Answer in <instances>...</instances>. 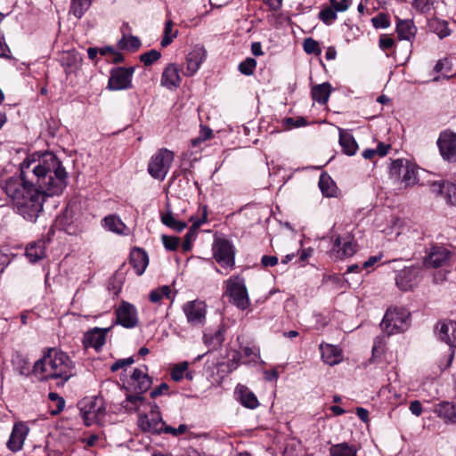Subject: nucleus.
<instances>
[{"label":"nucleus","instance_id":"1","mask_svg":"<svg viewBox=\"0 0 456 456\" xmlns=\"http://www.w3.org/2000/svg\"><path fill=\"white\" fill-rule=\"evenodd\" d=\"M20 177L21 183L10 180L5 191L19 214L34 223L43 210L45 197L63 192L68 173L56 155L45 152L37 159H25L20 165Z\"/></svg>","mask_w":456,"mask_h":456},{"label":"nucleus","instance_id":"2","mask_svg":"<svg viewBox=\"0 0 456 456\" xmlns=\"http://www.w3.org/2000/svg\"><path fill=\"white\" fill-rule=\"evenodd\" d=\"M32 373L40 381L57 379L58 385H64L75 375V363L66 353L48 348L34 363Z\"/></svg>","mask_w":456,"mask_h":456},{"label":"nucleus","instance_id":"3","mask_svg":"<svg viewBox=\"0 0 456 456\" xmlns=\"http://www.w3.org/2000/svg\"><path fill=\"white\" fill-rule=\"evenodd\" d=\"M410 312L405 308L388 309L380 323L382 330L387 336L403 332L410 326Z\"/></svg>","mask_w":456,"mask_h":456},{"label":"nucleus","instance_id":"4","mask_svg":"<svg viewBox=\"0 0 456 456\" xmlns=\"http://www.w3.org/2000/svg\"><path fill=\"white\" fill-rule=\"evenodd\" d=\"M174 152L167 149L159 150L148 163V172L155 179L163 181L174 160Z\"/></svg>","mask_w":456,"mask_h":456},{"label":"nucleus","instance_id":"5","mask_svg":"<svg viewBox=\"0 0 456 456\" xmlns=\"http://www.w3.org/2000/svg\"><path fill=\"white\" fill-rule=\"evenodd\" d=\"M226 293L238 308L245 310L248 307L249 298L243 278L232 276L226 282Z\"/></svg>","mask_w":456,"mask_h":456},{"label":"nucleus","instance_id":"6","mask_svg":"<svg viewBox=\"0 0 456 456\" xmlns=\"http://www.w3.org/2000/svg\"><path fill=\"white\" fill-rule=\"evenodd\" d=\"M216 261L224 268H233L235 265V249L233 245L225 239H217L213 245Z\"/></svg>","mask_w":456,"mask_h":456},{"label":"nucleus","instance_id":"7","mask_svg":"<svg viewBox=\"0 0 456 456\" xmlns=\"http://www.w3.org/2000/svg\"><path fill=\"white\" fill-rule=\"evenodd\" d=\"M187 322L191 327H202L206 322L207 305L200 300L188 301L183 305Z\"/></svg>","mask_w":456,"mask_h":456},{"label":"nucleus","instance_id":"8","mask_svg":"<svg viewBox=\"0 0 456 456\" xmlns=\"http://www.w3.org/2000/svg\"><path fill=\"white\" fill-rule=\"evenodd\" d=\"M138 427L144 432L157 435L162 433L165 422L161 418L158 405L154 404L149 414L139 415Z\"/></svg>","mask_w":456,"mask_h":456},{"label":"nucleus","instance_id":"9","mask_svg":"<svg viewBox=\"0 0 456 456\" xmlns=\"http://www.w3.org/2000/svg\"><path fill=\"white\" fill-rule=\"evenodd\" d=\"M134 71V69L133 67H119L112 69L108 83V88L112 91L131 88Z\"/></svg>","mask_w":456,"mask_h":456},{"label":"nucleus","instance_id":"10","mask_svg":"<svg viewBox=\"0 0 456 456\" xmlns=\"http://www.w3.org/2000/svg\"><path fill=\"white\" fill-rule=\"evenodd\" d=\"M437 145L444 160L456 162V134L454 132L443 131L438 137Z\"/></svg>","mask_w":456,"mask_h":456},{"label":"nucleus","instance_id":"11","mask_svg":"<svg viewBox=\"0 0 456 456\" xmlns=\"http://www.w3.org/2000/svg\"><path fill=\"white\" fill-rule=\"evenodd\" d=\"M452 252L444 247H432L430 252L424 260L427 267L439 268L449 264Z\"/></svg>","mask_w":456,"mask_h":456},{"label":"nucleus","instance_id":"12","mask_svg":"<svg viewBox=\"0 0 456 456\" xmlns=\"http://www.w3.org/2000/svg\"><path fill=\"white\" fill-rule=\"evenodd\" d=\"M116 323L131 329L138 324L137 314L134 306L129 303L123 302L116 310Z\"/></svg>","mask_w":456,"mask_h":456},{"label":"nucleus","instance_id":"13","mask_svg":"<svg viewBox=\"0 0 456 456\" xmlns=\"http://www.w3.org/2000/svg\"><path fill=\"white\" fill-rule=\"evenodd\" d=\"M206 59V50L203 46L195 45L186 55L184 75L193 76L200 69L201 63Z\"/></svg>","mask_w":456,"mask_h":456},{"label":"nucleus","instance_id":"14","mask_svg":"<svg viewBox=\"0 0 456 456\" xmlns=\"http://www.w3.org/2000/svg\"><path fill=\"white\" fill-rule=\"evenodd\" d=\"M29 428L23 422H17L13 425L10 438L7 442V447L12 452H19L22 449L24 441L28 436Z\"/></svg>","mask_w":456,"mask_h":456},{"label":"nucleus","instance_id":"15","mask_svg":"<svg viewBox=\"0 0 456 456\" xmlns=\"http://www.w3.org/2000/svg\"><path fill=\"white\" fill-rule=\"evenodd\" d=\"M110 328L101 329L94 328L85 333L83 338V345L85 348L94 347L99 351L105 343L106 335Z\"/></svg>","mask_w":456,"mask_h":456},{"label":"nucleus","instance_id":"16","mask_svg":"<svg viewBox=\"0 0 456 456\" xmlns=\"http://www.w3.org/2000/svg\"><path fill=\"white\" fill-rule=\"evenodd\" d=\"M181 84L179 69L176 64L170 63L163 70L161 85L168 89L177 88Z\"/></svg>","mask_w":456,"mask_h":456},{"label":"nucleus","instance_id":"17","mask_svg":"<svg viewBox=\"0 0 456 456\" xmlns=\"http://www.w3.org/2000/svg\"><path fill=\"white\" fill-rule=\"evenodd\" d=\"M132 386L138 394H142L148 391L152 384L150 376L142 369L136 368L134 370L132 376Z\"/></svg>","mask_w":456,"mask_h":456},{"label":"nucleus","instance_id":"18","mask_svg":"<svg viewBox=\"0 0 456 456\" xmlns=\"http://www.w3.org/2000/svg\"><path fill=\"white\" fill-rule=\"evenodd\" d=\"M434 412L446 423L456 424V403L442 402L435 406Z\"/></svg>","mask_w":456,"mask_h":456},{"label":"nucleus","instance_id":"19","mask_svg":"<svg viewBox=\"0 0 456 456\" xmlns=\"http://www.w3.org/2000/svg\"><path fill=\"white\" fill-rule=\"evenodd\" d=\"M320 350L323 362L329 365H335L341 362V349L330 344H321Z\"/></svg>","mask_w":456,"mask_h":456},{"label":"nucleus","instance_id":"20","mask_svg":"<svg viewBox=\"0 0 456 456\" xmlns=\"http://www.w3.org/2000/svg\"><path fill=\"white\" fill-rule=\"evenodd\" d=\"M333 248L337 250L338 258L352 256L356 252V244L349 238L342 239L338 236L335 239Z\"/></svg>","mask_w":456,"mask_h":456},{"label":"nucleus","instance_id":"21","mask_svg":"<svg viewBox=\"0 0 456 456\" xmlns=\"http://www.w3.org/2000/svg\"><path fill=\"white\" fill-rule=\"evenodd\" d=\"M438 337L451 347H456V322L448 321L441 323Z\"/></svg>","mask_w":456,"mask_h":456},{"label":"nucleus","instance_id":"22","mask_svg":"<svg viewBox=\"0 0 456 456\" xmlns=\"http://www.w3.org/2000/svg\"><path fill=\"white\" fill-rule=\"evenodd\" d=\"M130 264L134 267L135 273L138 275H142L149 264V258L146 252L141 248L133 250L130 254Z\"/></svg>","mask_w":456,"mask_h":456},{"label":"nucleus","instance_id":"23","mask_svg":"<svg viewBox=\"0 0 456 456\" xmlns=\"http://www.w3.org/2000/svg\"><path fill=\"white\" fill-rule=\"evenodd\" d=\"M417 28L411 20H399L396 24L397 37L400 40L412 39L416 35Z\"/></svg>","mask_w":456,"mask_h":456},{"label":"nucleus","instance_id":"24","mask_svg":"<svg viewBox=\"0 0 456 456\" xmlns=\"http://www.w3.org/2000/svg\"><path fill=\"white\" fill-rule=\"evenodd\" d=\"M236 393L238 394L239 400L243 406L248 409H255L259 405L256 395L247 387L239 385L236 387Z\"/></svg>","mask_w":456,"mask_h":456},{"label":"nucleus","instance_id":"25","mask_svg":"<svg viewBox=\"0 0 456 456\" xmlns=\"http://www.w3.org/2000/svg\"><path fill=\"white\" fill-rule=\"evenodd\" d=\"M338 130L339 144L343 148V151L348 156L354 155L358 149V144L354 136L347 130L342 128H339Z\"/></svg>","mask_w":456,"mask_h":456},{"label":"nucleus","instance_id":"26","mask_svg":"<svg viewBox=\"0 0 456 456\" xmlns=\"http://www.w3.org/2000/svg\"><path fill=\"white\" fill-rule=\"evenodd\" d=\"M100 408H96L95 400L89 399L84 400L80 403V412L84 419L86 425H91L92 421L96 418L97 412Z\"/></svg>","mask_w":456,"mask_h":456},{"label":"nucleus","instance_id":"27","mask_svg":"<svg viewBox=\"0 0 456 456\" xmlns=\"http://www.w3.org/2000/svg\"><path fill=\"white\" fill-rule=\"evenodd\" d=\"M104 226L110 232L120 235H126V226L116 215H110L103 219Z\"/></svg>","mask_w":456,"mask_h":456},{"label":"nucleus","instance_id":"28","mask_svg":"<svg viewBox=\"0 0 456 456\" xmlns=\"http://www.w3.org/2000/svg\"><path fill=\"white\" fill-rule=\"evenodd\" d=\"M331 93V86L330 83L325 82L312 88L313 99L320 104H325Z\"/></svg>","mask_w":456,"mask_h":456},{"label":"nucleus","instance_id":"29","mask_svg":"<svg viewBox=\"0 0 456 456\" xmlns=\"http://www.w3.org/2000/svg\"><path fill=\"white\" fill-rule=\"evenodd\" d=\"M26 256L32 263H35L45 256V245L43 241L30 243L26 248Z\"/></svg>","mask_w":456,"mask_h":456},{"label":"nucleus","instance_id":"30","mask_svg":"<svg viewBox=\"0 0 456 456\" xmlns=\"http://www.w3.org/2000/svg\"><path fill=\"white\" fill-rule=\"evenodd\" d=\"M429 28L436 33L440 38H444L450 35L448 23L445 20H441L437 18H433L428 21Z\"/></svg>","mask_w":456,"mask_h":456},{"label":"nucleus","instance_id":"31","mask_svg":"<svg viewBox=\"0 0 456 456\" xmlns=\"http://www.w3.org/2000/svg\"><path fill=\"white\" fill-rule=\"evenodd\" d=\"M319 187L326 197H333L336 193V185L327 174H322L319 179Z\"/></svg>","mask_w":456,"mask_h":456},{"label":"nucleus","instance_id":"32","mask_svg":"<svg viewBox=\"0 0 456 456\" xmlns=\"http://www.w3.org/2000/svg\"><path fill=\"white\" fill-rule=\"evenodd\" d=\"M91 4L92 0H71L69 13L77 19H81Z\"/></svg>","mask_w":456,"mask_h":456},{"label":"nucleus","instance_id":"33","mask_svg":"<svg viewBox=\"0 0 456 456\" xmlns=\"http://www.w3.org/2000/svg\"><path fill=\"white\" fill-rule=\"evenodd\" d=\"M330 454V456H357L355 448L346 443L331 446Z\"/></svg>","mask_w":456,"mask_h":456},{"label":"nucleus","instance_id":"34","mask_svg":"<svg viewBox=\"0 0 456 456\" xmlns=\"http://www.w3.org/2000/svg\"><path fill=\"white\" fill-rule=\"evenodd\" d=\"M173 26L174 23L171 20L166 21L164 28V35L160 41V45L162 47L168 46L178 35V30L174 29Z\"/></svg>","mask_w":456,"mask_h":456},{"label":"nucleus","instance_id":"35","mask_svg":"<svg viewBox=\"0 0 456 456\" xmlns=\"http://www.w3.org/2000/svg\"><path fill=\"white\" fill-rule=\"evenodd\" d=\"M120 49H126L132 52L137 51L141 46L140 39L135 36H123L118 44Z\"/></svg>","mask_w":456,"mask_h":456},{"label":"nucleus","instance_id":"36","mask_svg":"<svg viewBox=\"0 0 456 456\" xmlns=\"http://www.w3.org/2000/svg\"><path fill=\"white\" fill-rule=\"evenodd\" d=\"M143 400L144 397L140 395H127L126 400L122 403V406L127 411H136Z\"/></svg>","mask_w":456,"mask_h":456},{"label":"nucleus","instance_id":"37","mask_svg":"<svg viewBox=\"0 0 456 456\" xmlns=\"http://www.w3.org/2000/svg\"><path fill=\"white\" fill-rule=\"evenodd\" d=\"M161 222L176 232H182L186 227V223L177 221L171 211L161 216Z\"/></svg>","mask_w":456,"mask_h":456},{"label":"nucleus","instance_id":"38","mask_svg":"<svg viewBox=\"0 0 456 456\" xmlns=\"http://www.w3.org/2000/svg\"><path fill=\"white\" fill-rule=\"evenodd\" d=\"M203 339L206 345L216 348L221 346L224 340V332L221 330H218L214 334L205 333Z\"/></svg>","mask_w":456,"mask_h":456},{"label":"nucleus","instance_id":"39","mask_svg":"<svg viewBox=\"0 0 456 456\" xmlns=\"http://www.w3.org/2000/svg\"><path fill=\"white\" fill-rule=\"evenodd\" d=\"M256 67V61L254 58L248 57L246 60L239 64V70L246 76H250L254 73Z\"/></svg>","mask_w":456,"mask_h":456},{"label":"nucleus","instance_id":"40","mask_svg":"<svg viewBox=\"0 0 456 456\" xmlns=\"http://www.w3.org/2000/svg\"><path fill=\"white\" fill-rule=\"evenodd\" d=\"M319 19L327 25L331 24L337 19V10L331 7H325L319 12Z\"/></svg>","mask_w":456,"mask_h":456},{"label":"nucleus","instance_id":"41","mask_svg":"<svg viewBox=\"0 0 456 456\" xmlns=\"http://www.w3.org/2000/svg\"><path fill=\"white\" fill-rule=\"evenodd\" d=\"M303 47L305 52L308 54L319 55L322 53L319 43L312 37H307L304 40Z\"/></svg>","mask_w":456,"mask_h":456},{"label":"nucleus","instance_id":"42","mask_svg":"<svg viewBox=\"0 0 456 456\" xmlns=\"http://www.w3.org/2000/svg\"><path fill=\"white\" fill-rule=\"evenodd\" d=\"M403 174L402 182L404 183V187H409L416 183L417 175L413 167L406 166Z\"/></svg>","mask_w":456,"mask_h":456},{"label":"nucleus","instance_id":"43","mask_svg":"<svg viewBox=\"0 0 456 456\" xmlns=\"http://www.w3.org/2000/svg\"><path fill=\"white\" fill-rule=\"evenodd\" d=\"M161 57L160 52L152 49L140 55V61L145 65L150 66Z\"/></svg>","mask_w":456,"mask_h":456},{"label":"nucleus","instance_id":"44","mask_svg":"<svg viewBox=\"0 0 456 456\" xmlns=\"http://www.w3.org/2000/svg\"><path fill=\"white\" fill-rule=\"evenodd\" d=\"M49 400L56 403V409L51 410L52 415L61 413L65 407V400L55 392H51L48 395Z\"/></svg>","mask_w":456,"mask_h":456},{"label":"nucleus","instance_id":"45","mask_svg":"<svg viewBox=\"0 0 456 456\" xmlns=\"http://www.w3.org/2000/svg\"><path fill=\"white\" fill-rule=\"evenodd\" d=\"M435 0H412V6L421 13L428 12L434 6Z\"/></svg>","mask_w":456,"mask_h":456},{"label":"nucleus","instance_id":"46","mask_svg":"<svg viewBox=\"0 0 456 456\" xmlns=\"http://www.w3.org/2000/svg\"><path fill=\"white\" fill-rule=\"evenodd\" d=\"M188 362H183L176 364L171 370V378L175 381H180L183 378L184 372L188 370Z\"/></svg>","mask_w":456,"mask_h":456},{"label":"nucleus","instance_id":"47","mask_svg":"<svg viewBox=\"0 0 456 456\" xmlns=\"http://www.w3.org/2000/svg\"><path fill=\"white\" fill-rule=\"evenodd\" d=\"M444 189L445 191L444 197L446 201L451 205H456V184L452 183H446Z\"/></svg>","mask_w":456,"mask_h":456},{"label":"nucleus","instance_id":"48","mask_svg":"<svg viewBox=\"0 0 456 456\" xmlns=\"http://www.w3.org/2000/svg\"><path fill=\"white\" fill-rule=\"evenodd\" d=\"M372 25L376 28H386L389 27L390 21L388 16L385 13H379L377 16L371 19Z\"/></svg>","mask_w":456,"mask_h":456},{"label":"nucleus","instance_id":"49","mask_svg":"<svg viewBox=\"0 0 456 456\" xmlns=\"http://www.w3.org/2000/svg\"><path fill=\"white\" fill-rule=\"evenodd\" d=\"M411 274V271H402L400 273L397 274L396 278H395V281H396V285L403 290H408L409 289H411V284H407L405 281V280H407V278L410 276Z\"/></svg>","mask_w":456,"mask_h":456},{"label":"nucleus","instance_id":"50","mask_svg":"<svg viewBox=\"0 0 456 456\" xmlns=\"http://www.w3.org/2000/svg\"><path fill=\"white\" fill-rule=\"evenodd\" d=\"M406 166L407 165H404V161L403 159L394 160L390 167L391 175L399 177L400 175L403 172Z\"/></svg>","mask_w":456,"mask_h":456},{"label":"nucleus","instance_id":"51","mask_svg":"<svg viewBox=\"0 0 456 456\" xmlns=\"http://www.w3.org/2000/svg\"><path fill=\"white\" fill-rule=\"evenodd\" d=\"M164 247L168 250H175L179 245V239L173 236L163 235Z\"/></svg>","mask_w":456,"mask_h":456},{"label":"nucleus","instance_id":"52","mask_svg":"<svg viewBox=\"0 0 456 456\" xmlns=\"http://www.w3.org/2000/svg\"><path fill=\"white\" fill-rule=\"evenodd\" d=\"M134 362V359L132 356L128 357V358H126V359H119V360L116 361L110 366V370H111V371H117L119 369H123V368H126L127 366H130Z\"/></svg>","mask_w":456,"mask_h":456},{"label":"nucleus","instance_id":"53","mask_svg":"<svg viewBox=\"0 0 456 456\" xmlns=\"http://www.w3.org/2000/svg\"><path fill=\"white\" fill-rule=\"evenodd\" d=\"M283 122L289 128L300 127L307 125L306 119L303 117H299L297 119H294L293 118H286Z\"/></svg>","mask_w":456,"mask_h":456},{"label":"nucleus","instance_id":"54","mask_svg":"<svg viewBox=\"0 0 456 456\" xmlns=\"http://www.w3.org/2000/svg\"><path fill=\"white\" fill-rule=\"evenodd\" d=\"M187 428H188V427L185 424H180L177 428H172L170 426H167L165 424V427L163 428L162 432L166 433V434H172L173 436H176L185 433L187 431Z\"/></svg>","mask_w":456,"mask_h":456},{"label":"nucleus","instance_id":"55","mask_svg":"<svg viewBox=\"0 0 456 456\" xmlns=\"http://www.w3.org/2000/svg\"><path fill=\"white\" fill-rule=\"evenodd\" d=\"M206 221H207V210L205 208L202 218L195 221L192 224V225L190 227V229H189V231L187 232L192 233L193 235L197 236V232H198L199 228Z\"/></svg>","mask_w":456,"mask_h":456},{"label":"nucleus","instance_id":"56","mask_svg":"<svg viewBox=\"0 0 456 456\" xmlns=\"http://www.w3.org/2000/svg\"><path fill=\"white\" fill-rule=\"evenodd\" d=\"M206 221H207V210L205 208L202 218L195 221L192 224V225L190 227V229H189V231L187 232L192 233L193 235L197 236V232H198L199 228Z\"/></svg>","mask_w":456,"mask_h":456},{"label":"nucleus","instance_id":"57","mask_svg":"<svg viewBox=\"0 0 456 456\" xmlns=\"http://www.w3.org/2000/svg\"><path fill=\"white\" fill-rule=\"evenodd\" d=\"M395 41L389 37L383 36L379 38V47L382 50H388L394 46Z\"/></svg>","mask_w":456,"mask_h":456},{"label":"nucleus","instance_id":"58","mask_svg":"<svg viewBox=\"0 0 456 456\" xmlns=\"http://www.w3.org/2000/svg\"><path fill=\"white\" fill-rule=\"evenodd\" d=\"M409 409L411 412L417 417L420 416L423 411L422 405L418 400L411 402Z\"/></svg>","mask_w":456,"mask_h":456},{"label":"nucleus","instance_id":"59","mask_svg":"<svg viewBox=\"0 0 456 456\" xmlns=\"http://www.w3.org/2000/svg\"><path fill=\"white\" fill-rule=\"evenodd\" d=\"M195 238H196V236L193 235L192 233L186 232V234L184 236V240L182 245L183 251L187 252V251L191 250V243L195 240Z\"/></svg>","mask_w":456,"mask_h":456},{"label":"nucleus","instance_id":"60","mask_svg":"<svg viewBox=\"0 0 456 456\" xmlns=\"http://www.w3.org/2000/svg\"><path fill=\"white\" fill-rule=\"evenodd\" d=\"M445 185H446V183H444V182H434L431 184V190L436 195H444V191H445V189H444Z\"/></svg>","mask_w":456,"mask_h":456},{"label":"nucleus","instance_id":"61","mask_svg":"<svg viewBox=\"0 0 456 456\" xmlns=\"http://www.w3.org/2000/svg\"><path fill=\"white\" fill-rule=\"evenodd\" d=\"M278 263V258L275 256H264L261 259V264L265 266H274Z\"/></svg>","mask_w":456,"mask_h":456},{"label":"nucleus","instance_id":"62","mask_svg":"<svg viewBox=\"0 0 456 456\" xmlns=\"http://www.w3.org/2000/svg\"><path fill=\"white\" fill-rule=\"evenodd\" d=\"M10 49L4 43V37L0 35V57L10 59Z\"/></svg>","mask_w":456,"mask_h":456},{"label":"nucleus","instance_id":"63","mask_svg":"<svg viewBox=\"0 0 456 456\" xmlns=\"http://www.w3.org/2000/svg\"><path fill=\"white\" fill-rule=\"evenodd\" d=\"M350 4V0H340L339 2L336 1L332 7L337 10V12H345L349 8Z\"/></svg>","mask_w":456,"mask_h":456},{"label":"nucleus","instance_id":"64","mask_svg":"<svg viewBox=\"0 0 456 456\" xmlns=\"http://www.w3.org/2000/svg\"><path fill=\"white\" fill-rule=\"evenodd\" d=\"M167 389L168 385L167 383H161L159 387H157L151 392V397L156 398L157 396L161 395Z\"/></svg>","mask_w":456,"mask_h":456}]
</instances>
